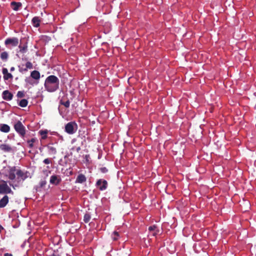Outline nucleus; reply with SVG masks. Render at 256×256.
I'll return each instance as SVG.
<instances>
[{
	"label": "nucleus",
	"mask_w": 256,
	"mask_h": 256,
	"mask_svg": "<svg viewBox=\"0 0 256 256\" xmlns=\"http://www.w3.org/2000/svg\"><path fill=\"white\" fill-rule=\"evenodd\" d=\"M10 5L12 10L16 11L22 6V4L20 2H12Z\"/></svg>",
	"instance_id": "20"
},
{
	"label": "nucleus",
	"mask_w": 256,
	"mask_h": 256,
	"mask_svg": "<svg viewBox=\"0 0 256 256\" xmlns=\"http://www.w3.org/2000/svg\"><path fill=\"white\" fill-rule=\"evenodd\" d=\"M60 103L61 104L64 105L66 108H68L70 106V102L68 100L66 102H64L61 100Z\"/></svg>",
	"instance_id": "30"
},
{
	"label": "nucleus",
	"mask_w": 256,
	"mask_h": 256,
	"mask_svg": "<svg viewBox=\"0 0 256 256\" xmlns=\"http://www.w3.org/2000/svg\"><path fill=\"white\" fill-rule=\"evenodd\" d=\"M0 57L2 60L6 61L8 57V52H2Z\"/></svg>",
	"instance_id": "25"
},
{
	"label": "nucleus",
	"mask_w": 256,
	"mask_h": 256,
	"mask_svg": "<svg viewBox=\"0 0 256 256\" xmlns=\"http://www.w3.org/2000/svg\"><path fill=\"white\" fill-rule=\"evenodd\" d=\"M0 130L3 132H8L10 131V127L6 124H0Z\"/></svg>",
	"instance_id": "19"
},
{
	"label": "nucleus",
	"mask_w": 256,
	"mask_h": 256,
	"mask_svg": "<svg viewBox=\"0 0 256 256\" xmlns=\"http://www.w3.org/2000/svg\"><path fill=\"white\" fill-rule=\"evenodd\" d=\"M81 147L80 146H74L72 148V150H76L77 152H79L81 150Z\"/></svg>",
	"instance_id": "33"
},
{
	"label": "nucleus",
	"mask_w": 256,
	"mask_h": 256,
	"mask_svg": "<svg viewBox=\"0 0 256 256\" xmlns=\"http://www.w3.org/2000/svg\"><path fill=\"white\" fill-rule=\"evenodd\" d=\"M25 80H26V82H28V83H29L30 84H32V82H30V81L28 80V78H26Z\"/></svg>",
	"instance_id": "38"
},
{
	"label": "nucleus",
	"mask_w": 256,
	"mask_h": 256,
	"mask_svg": "<svg viewBox=\"0 0 256 256\" xmlns=\"http://www.w3.org/2000/svg\"><path fill=\"white\" fill-rule=\"evenodd\" d=\"M0 150L6 152H10L12 151L11 146L6 144H0Z\"/></svg>",
	"instance_id": "12"
},
{
	"label": "nucleus",
	"mask_w": 256,
	"mask_h": 256,
	"mask_svg": "<svg viewBox=\"0 0 256 256\" xmlns=\"http://www.w3.org/2000/svg\"><path fill=\"white\" fill-rule=\"evenodd\" d=\"M61 181L60 176L58 175H52L50 176V182L56 186L59 184Z\"/></svg>",
	"instance_id": "10"
},
{
	"label": "nucleus",
	"mask_w": 256,
	"mask_h": 256,
	"mask_svg": "<svg viewBox=\"0 0 256 256\" xmlns=\"http://www.w3.org/2000/svg\"><path fill=\"white\" fill-rule=\"evenodd\" d=\"M77 129V124L74 122H70L65 126V132L70 134H74Z\"/></svg>",
	"instance_id": "4"
},
{
	"label": "nucleus",
	"mask_w": 256,
	"mask_h": 256,
	"mask_svg": "<svg viewBox=\"0 0 256 256\" xmlns=\"http://www.w3.org/2000/svg\"><path fill=\"white\" fill-rule=\"evenodd\" d=\"M44 88L48 92H54L59 88L60 80L54 75H50L46 78L44 82Z\"/></svg>",
	"instance_id": "1"
},
{
	"label": "nucleus",
	"mask_w": 256,
	"mask_h": 256,
	"mask_svg": "<svg viewBox=\"0 0 256 256\" xmlns=\"http://www.w3.org/2000/svg\"><path fill=\"white\" fill-rule=\"evenodd\" d=\"M90 218H91L90 215L89 214L86 213L84 216V221L86 223H88V222H89V221L90 220Z\"/></svg>",
	"instance_id": "28"
},
{
	"label": "nucleus",
	"mask_w": 256,
	"mask_h": 256,
	"mask_svg": "<svg viewBox=\"0 0 256 256\" xmlns=\"http://www.w3.org/2000/svg\"><path fill=\"white\" fill-rule=\"evenodd\" d=\"M8 183H9L10 186H12L14 189H15V188L16 186H18L17 184H14L13 182H9Z\"/></svg>",
	"instance_id": "36"
},
{
	"label": "nucleus",
	"mask_w": 256,
	"mask_h": 256,
	"mask_svg": "<svg viewBox=\"0 0 256 256\" xmlns=\"http://www.w3.org/2000/svg\"><path fill=\"white\" fill-rule=\"evenodd\" d=\"M15 130L19 134L22 138H24L26 134V128L21 122L18 121L14 124Z\"/></svg>",
	"instance_id": "3"
},
{
	"label": "nucleus",
	"mask_w": 256,
	"mask_h": 256,
	"mask_svg": "<svg viewBox=\"0 0 256 256\" xmlns=\"http://www.w3.org/2000/svg\"><path fill=\"white\" fill-rule=\"evenodd\" d=\"M36 141L35 138H32L30 140H28L27 141V142L28 144L29 147L30 148H32L34 146V142Z\"/></svg>",
	"instance_id": "29"
},
{
	"label": "nucleus",
	"mask_w": 256,
	"mask_h": 256,
	"mask_svg": "<svg viewBox=\"0 0 256 256\" xmlns=\"http://www.w3.org/2000/svg\"><path fill=\"white\" fill-rule=\"evenodd\" d=\"M100 170L102 173H106L108 172V169L105 167H102L100 168Z\"/></svg>",
	"instance_id": "34"
},
{
	"label": "nucleus",
	"mask_w": 256,
	"mask_h": 256,
	"mask_svg": "<svg viewBox=\"0 0 256 256\" xmlns=\"http://www.w3.org/2000/svg\"><path fill=\"white\" fill-rule=\"evenodd\" d=\"M120 237V235L118 232L114 231L112 234V238L114 241L117 240Z\"/></svg>",
	"instance_id": "26"
},
{
	"label": "nucleus",
	"mask_w": 256,
	"mask_h": 256,
	"mask_svg": "<svg viewBox=\"0 0 256 256\" xmlns=\"http://www.w3.org/2000/svg\"><path fill=\"white\" fill-rule=\"evenodd\" d=\"M19 43V40L18 38L13 37L6 38L4 41V44L7 47H9L10 46L12 47L16 46Z\"/></svg>",
	"instance_id": "6"
},
{
	"label": "nucleus",
	"mask_w": 256,
	"mask_h": 256,
	"mask_svg": "<svg viewBox=\"0 0 256 256\" xmlns=\"http://www.w3.org/2000/svg\"><path fill=\"white\" fill-rule=\"evenodd\" d=\"M96 186L100 190H104L107 188L108 182L106 180L100 179L96 182Z\"/></svg>",
	"instance_id": "9"
},
{
	"label": "nucleus",
	"mask_w": 256,
	"mask_h": 256,
	"mask_svg": "<svg viewBox=\"0 0 256 256\" xmlns=\"http://www.w3.org/2000/svg\"><path fill=\"white\" fill-rule=\"evenodd\" d=\"M14 67H12L10 68V72H12L14 70Z\"/></svg>",
	"instance_id": "39"
},
{
	"label": "nucleus",
	"mask_w": 256,
	"mask_h": 256,
	"mask_svg": "<svg viewBox=\"0 0 256 256\" xmlns=\"http://www.w3.org/2000/svg\"><path fill=\"white\" fill-rule=\"evenodd\" d=\"M84 141L81 137H78L77 138L72 139V143L74 144V146H82L84 144Z\"/></svg>",
	"instance_id": "16"
},
{
	"label": "nucleus",
	"mask_w": 256,
	"mask_h": 256,
	"mask_svg": "<svg viewBox=\"0 0 256 256\" xmlns=\"http://www.w3.org/2000/svg\"><path fill=\"white\" fill-rule=\"evenodd\" d=\"M8 168V174L6 175V176H8L10 180H14L16 179V170L18 169H16V168L15 166H9Z\"/></svg>",
	"instance_id": "7"
},
{
	"label": "nucleus",
	"mask_w": 256,
	"mask_h": 256,
	"mask_svg": "<svg viewBox=\"0 0 256 256\" xmlns=\"http://www.w3.org/2000/svg\"><path fill=\"white\" fill-rule=\"evenodd\" d=\"M30 76L36 80H38L40 78V73L38 71L34 70L31 72Z\"/></svg>",
	"instance_id": "18"
},
{
	"label": "nucleus",
	"mask_w": 256,
	"mask_h": 256,
	"mask_svg": "<svg viewBox=\"0 0 256 256\" xmlns=\"http://www.w3.org/2000/svg\"><path fill=\"white\" fill-rule=\"evenodd\" d=\"M9 198L7 195H5L0 200V208L5 207L8 202Z\"/></svg>",
	"instance_id": "13"
},
{
	"label": "nucleus",
	"mask_w": 256,
	"mask_h": 256,
	"mask_svg": "<svg viewBox=\"0 0 256 256\" xmlns=\"http://www.w3.org/2000/svg\"><path fill=\"white\" fill-rule=\"evenodd\" d=\"M2 98L4 100L9 101L12 99L13 94L8 90H5L2 93Z\"/></svg>",
	"instance_id": "11"
},
{
	"label": "nucleus",
	"mask_w": 256,
	"mask_h": 256,
	"mask_svg": "<svg viewBox=\"0 0 256 256\" xmlns=\"http://www.w3.org/2000/svg\"><path fill=\"white\" fill-rule=\"evenodd\" d=\"M18 70L20 73L26 72L28 69H32L33 68L32 64L30 62H27L26 64L25 67L24 64H21L18 66Z\"/></svg>",
	"instance_id": "8"
},
{
	"label": "nucleus",
	"mask_w": 256,
	"mask_h": 256,
	"mask_svg": "<svg viewBox=\"0 0 256 256\" xmlns=\"http://www.w3.org/2000/svg\"><path fill=\"white\" fill-rule=\"evenodd\" d=\"M52 256H59L58 254H52Z\"/></svg>",
	"instance_id": "40"
},
{
	"label": "nucleus",
	"mask_w": 256,
	"mask_h": 256,
	"mask_svg": "<svg viewBox=\"0 0 256 256\" xmlns=\"http://www.w3.org/2000/svg\"><path fill=\"white\" fill-rule=\"evenodd\" d=\"M39 133L41 135L42 139L44 140L47 138L48 131L46 130H41L39 132Z\"/></svg>",
	"instance_id": "27"
},
{
	"label": "nucleus",
	"mask_w": 256,
	"mask_h": 256,
	"mask_svg": "<svg viewBox=\"0 0 256 256\" xmlns=\"http://www.w3.org/2000/svg\"><path fill=\"white\" fill-rule=\"evenodd\" d=\"M40 19L38 16H34L32 20V24L34 27L38 28L40 26Z\"/></svg>",
	"instance_id": "17"
},
{
	"label": "nucleus",
	"mask_w": 256,
	"mask_h": 256,
	"mask_svg": "<svg viewBox=\"0 0 256 256\" xmlns=\"http://www.w3.org/2000/svg\"><path fill=\"white\" fill-rule=\"evenodd\" d=\"M47 148L48 150V152L51 154H56V149L55 147L52 145H48Z\"/></svg>",
	"instance_id": "22"
},
{
	"label": "nucleus",
	"mask_w": 256,
	"mask_h": 256,
	"mask_svg": "<svg viewBox=\"0 0 256 256\" xmlns=\"http://www.w3.org/2000/svg\"><path fill=\"white\" fill-rule=\"evenodd\" d=\"M18 106L22 108L26 107L28 104V101L26 99L21 100L18 102Z\"/></svg>",
	"instance_id": "24"
},
{
	"label": "nucleus",
	"mask_w": 256,
	"mask_h": 256,
	"mask_svg": "<svg viewBox=\"0 0 256 256\" xmlns=\"http://www.w3.org/2000/svg\"><path fill=\"white\" fill-rule=\"evenodd\" d=\"M43 162L45 164H50V162H51V160L47 158H46L44 160Z\"/></svg>",
	"instance_id": "35"
},
{
	"label": "nucleus",
	"mask_w": 256,
	"mask_h": 256,
	"mask_svg": "<svg viewBox=\"0 0 256 256\" xmlns=\"http://www.w3.org/2000/svg\"><path fill=\"white\" fill-rule=\"evenodd\" d=\"M13 192L8 186L7 182L4 180H0V194H13Z\"/></svg>",
	"instance_id": "2"
},
{
	"label": "nucleus",
	"mask_w": 256,
	"mask_h": 256,
	"mask_svg": "<svg viewBox=\"0 0 256 256\" xmlns=\"http://www.w3.org/2000/svg\"><path fill=\"white\" fill-rule=\"evenodd\" d=\"M2 72L4 74V80H8L10 78H12V75L8 72V70L6 68H3Z\"/></svg>",
	"instance_id": "15"
},
{
	"label": "nucleus",
	"mask_w": 256,
	"mask_h": 256,
	"mask_svg": "<svg viewBox=\"0 0 256 256\" xmlns=\"http://www.w3.org/2000/svg\"><path fill=\"white\" fill-rule=\"evenodd\" d=\"M148 230L152 232L153 236H156L159 232L160 230L156 225H152L148 228Z\"/></svg>",
	"instance_id": "14"
},
{
	"label": "nucleus",
	"mask_w": 256,
	"mask_h": 256,
	"mask_svg": "<svg viewBox=\"0 0 256 256\" xmlns=\"http://www.w3.org/2000/svg\"><path fill=\"white\" fill-rule=\"evenodd\" d=\"M4 256H13L12 254L6 253L4 254Z\"/></svg>",
	"instance_id": "37"
},
{
	"label": "nucleus",
	"mask_w": 256,
	"mask_h": 256,
	"mask_svg": "<svg viewBox=\"0 0 256 256\" xmlns=\"http://www.w3.org/2000/svg\"><path fill=\"white\" fill-rule=\"evenodd\" d=\"M16 96L18 98H22L24 96V93L22 91H18L17 92Z\"/></svg>",
	"instance_id": "32"
},
{
	"label": "nucleus",
	"mask_w": 256,
	"mask_h": 256,
	"mask_svg": "<svg viewBox=\"0 0 256 256\" xmlns=\"http://www.w3.org/2000/svg\"><path fill=\"white\" fill-rule=\"evenodd\" d=\"M29 172H24L20 169H18L16 170L17 182H19L20 181H24L28 177Z\"/></svg>",
	"instance_id": "5"
},
{
	"label": "nucleus",
	"mask_w": 256,
	"mask_h": 256,
	"mask_svg": "<svg viewBox=\"0 0 256 256\" xmlns=\"http://www.w3.org/2000/svg\"><path fill=\"white\" fill-rule=\"evenodd\" d=\"M46 180H41L39 183V185L40 188H44L46 186Z\"/></svg>",
	"instance_id": "31"
},
{
	"label": "nucleus",
	"mask_w": 256,
	"mask_h": 256,
	"mask_svg": "<svg viewBox=\"0 0 256 256\" xmlns=\"http://www.w3.org/2000/svg\"><path fill=\"white\" fill-rule=\"evenodd\" d=\"M86 180V178L84 175L82 174H80L76 178V182L82 184L85 182Z\"/></svg>",
	"instance_id": "21"
},
{
	"label": "nucleus",
	"mask_w": 256,
	"mask_h": 256,
	"mask_svg": "<svg viewBox=\"0 0 256 256\" xmlns=\"http://www.w3.org/2000/svg\"><path fill=\"white\" fill-rule=\"evenodd\" d=\"M18 48H20V52L22 54H24L27 51L28 46L26 44H25L23 46L20 44L19 45Z\"/></svg>",
	"instance_id": "23"
},
{
	"label": "nucleus",
	"mask_w": 256,
	"mask_h": 256,
	"mask_svg": "<svg viewBox=\"0 0 256 256\" xmlns=\"http://www.w3.org/2000/svg\"><path fill=\"white\" fill-rule=\"evenodd\" d=\"M38 81L35 82L36 84H38Z\"/></svg>",
	"instance_id": "41"
}]
</instances>
